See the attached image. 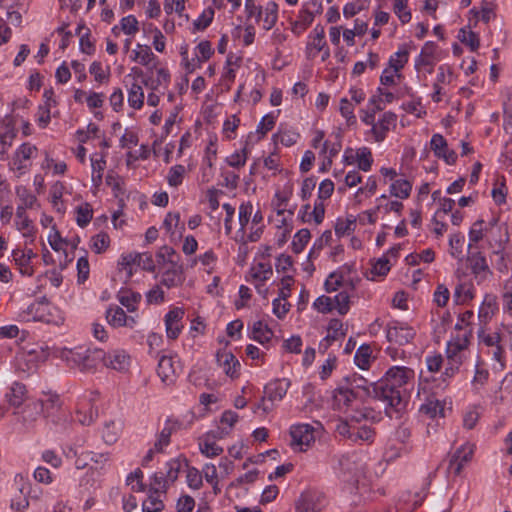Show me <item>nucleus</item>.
<instances>
[{
	"mask_svg": "<svg viewBox=\"0 0 512 512\" xmlns=\"http://www.w3.org/2000/svg\"><path fill=\"white\" fill-rule=\"evenodd\" d=\"M414 377V371L407 367L394 366L385 374V377L373 384V391L379 401L386 404V414L390 415L389 409L396 412L401 411L405 404L403 401L402 389L410 379Z\"/></svg>",
	"mask_w": 512,
	"mask_h": 512,
	"instance_id": "1",
	"label": "nucleus"
},
{
	"mask_svg": "<svg viewBox=\"0 0 512 512\" xmlns=\"http://www.w3.org/2000/svg\"><path fill=\"white\" fill-rule=\"evenodd\" d=\"M63 358L69 365L76 366L80 371L88 372L105 360V352L101 349L83 351L81 348H75L63 352Z\"/></svg>",
	"mask_w": 512,
	"mask_h": 512,
	"instance_id": "2",
	"label": "nucleus"
},
{
	"mask_svg": "<svg viewBox=\"0 0 512 512\" xmlns=\"http://www.w3.org/2000/svg\"><path fill=\"white\" fill-rule=\"evenodd\" d=\"M345 385H342L336 389L338 393H350L353 398L360 397V391L364 393L366 397H371L378 400V397L373 391V384L376 382H369L363 376L353 373L344 378Z\"/></svg>",
	"mask_w": 512,
	"mask_h": 512,
	"instance_id": "3",
	"label": "nucleus"
},
{
	"mask_svg": "<svg viewBox=\"0 0 512 512\" xmlns=\"http://www.w3.org/2000/svg\"><path fill=\"white\" fill-rule=\"evenodd\" d=\"M123 269L128 270V277L132 276L131 266L136 264L145 271L154 272L155 263L151 254L148 253H130L123 255L119 263Z\"/></svg>",
	"mask_w": 512,
	"mask_h": 512,
	"instance_id": "4",
	"label": "nucleus"
},
{
	"mask_svg": "<svg viewBox=\"0 0 512 512\" xmlns=\"http://www.w3.org/2000/svg\"><path fill=\"white\" fill-rule=\"evenodd\" d=\"M416 335L412 327L405 325L389 326L387 329V340L395 345L403 346L410 343Z\"/></svg>",
	"mask_w": 512,
	"mask_h": 512,
	"instance_id": "5",
	"label": "nucleus"
},
{
	"mask_svg": "<svg viewBox=\"0 0 512 512\" xmlns=\"http://www.w3.org/2000/svg\"><path fill=\"white\" fill-rule=\"evenodd\" d=\"M183 316H184V310L179 307H176V308L170 310L166 314L165 326H166L167 337L169 339L174 340L179 336V334L183 328V325L180 323Z\"/></svg>",
	"mask_w": 512,
	"mask_h": 512,
	"instance_id": "6",
	"label": "nucleus"
},
{
	"mask_svg": "<svg viewBox=\"0 0 512 512\" xmlns=\"http://www.w3.org/2000/svg\"><path fill=\"white\" fill-rule=\"evenodd\" d=\"M314 429L309 424H297L290 428V436L292 438L291 445L297 446H309L311 442H314Z\"/></svg>",
	"mask_w": 512,
	"mask_h": 512,
	"instance_id": "7",
	"label": "nucleus"
},
{
	"mask_svg": "<svg viewBox=\"0 0 512 512\" xmlns=\"http://www.w3.org/2000/svg\"><path fill=\"white\" fill-rule=\"evenodd\" d=\"M216 360L220 367L223 368L226 375L231 378L238 377V368L240 367L239 361L236 357L228 351H218L216 354Z\"/></svg>",
	"mask_w": 512,
	"mask_h": 512,
	"instance_id": "8",
	"label": "nucleus"
},
{
	"mask_svg": "<svg viewBox=\"0 0 512 512\" xmlns=\"http://www.w3.org/2000/svg\"><path fill=\"white\" fill-rule=\"evenodd\" d=\"M14 490L16 495L11 499V507L20 511L28 507L29 501L26 497V483L21 475H17L14 479Z\"/></svg>",
	"mask_w": 512,
	"mask_h": 512,
	"instance_id": "9",
	"label": "nucleus"
},
{
	"mask_svg": "<svg viewBox=\"0 0 512 512\" xmlns=\"http://www.w3.org/2000/svg\"><path fill=\"white\" fill-rule=\"evenodd\" d=\"M185 280L184 269L181 264L171 266L163 273L161 284L167 288L181 286Z\"/></svg>",
	"mask_w": 512,
	"mask_h": 512,
	"instance_id": "10",
	"label": "nucleus"
},
{
	"mask_svg": "<svg viewBox=\"0 0 512 512\" xmlns=\"http://www.w3.org/2000/svg\"><path fill=\"white\" fill-rule=\"evenodd\" d=\"M473 455V448L470 446H461L452 455L449 468H454V474L459 475L465 463L469 462Z\"/></svg>",
	"mask_w": 512,
	"mask_h": 512,
	"instance_id": "11",
	"label": "nucleus"
},
{
	"mask_svg": "<svg viewBox=\"0 0 512 512\" xmlns=\"http://www.w3.org/2000/svg\"><path fill=\"white\" fill-rule=\"evenodd\" d=\"M5 397L10 406L18 408L27 398V388L23 383L14 382Z\"/></svg>",
	"mask_w": 512,
	"mask_h": 512,
	"instance_id": "12",
	"label": "nucleus"
},
{
	"mask_svg": "<svg viewBox=\"0 0 512 512\" xmlns=\"http://www.w3.org/2000/svg\"><path fill=\"white\" fill-rule=\"evenodd\" d=\"M397 116L393 112H386L383 114L381 120L372 127L376 141H382L385 138L386 132L390 130V126L395 124Z\"/></svg>",
	"mask_w": 512,
	"mask_h": 512,
	"instance_id": "13",
	"label": "nucleus"
},
{
	"mask_svg": "<svg viewBox=\"0 0 512 512\" xmlns=\"http://www.w3.org/2000/svg\"><path fill=\"white\" fill-rule=\"evenodd\" d=\"M467 262L471 268L472 273L475 276L480 275L483 272L492 274L485 256L481 252L471 253L467 257Z\"/></svg>",
	"mask_w": 512,
	"mask_h": 512,
	"instance_id": "14",
	"label": "nucleus"
},
{
	"mask_svg": "<svg viewBox=\"0 0 512 512\" xmlns=\"http://www.w3.org/2000/svg\"><path fill=\"white\" fill-rule=\"evenodd\" d=\"M103 363L106 367L123 371L129 366V356H127L123 351H115L113 354H105V360Z\"/></svg>",
	"mask_w": 512,
	"mask_h": 512,
	"instance_id": "15",
	"label": "nucleus"
},
{
	"mask_svg": "<svg viewBox=\"0 0 512 512\" xmlns=\"http://www.w3.org/2000/svg\"><path fill=\"white\" fill-rule=\"evenodd\" d=\"M44 414V403L42 400L32 401L25 405L22 411L24 422L32 423Z\"/></svg>",
	"mask_w": 512,
	"mask_h": 512,
	"instance_id": "16",
	"label": "nucleus"
},
{
	"mask_svg": "<svg viewBox=\"0 0 512 512\" xmlns=\"http://www.w3.org/2000/svg\"><path fill=\"white\" fill-rule=\"evenodd\" d=\"M149 496L142 504L143 512H160L164 509L162 500L159 499V488L150 487Z\"/></svg>",
	"mask_w": 512,
	"mask_h": 512,
	"instance_id": "17",
	"label": "nucleus"
},
{
	"mask_svg": "<svg viewBox=\"0 0 512 512\" xmlns=\"http://www.w3.org/2000/svg\"><path fill=\"white\" fill-rule=\"evenodd\" d=\"M106 319L108 323L113 327L131 325L128 322V316L126 315L125 311L119 306L109 308L106 312Z\"/></svg>",
	"mask_w": 512,
	"mask_h": 512,
	"instance_id": "18",
	"label": "nucleus"
},
{
	"mask_svg": "<svg viewBox=\"0 0 512 512\" xmlns=\"http://www.w3.org/2000/svg\"><path fill=\"white\" fill-rule=\"evenodd\" d=\"M156 261L159 265L169 264L170 267L175 266L179 264V255L172 247L165 245L156 253Z\"/></svg>",
	"mask_w": 512,
	"mask_h": 512,
	"instance_id": "19",
	"label": "nucleus"
},
{
	"mask_svg": "<svg viewBox=\"0 0 512 512\" xmlns=\"http://www.w3.org/2000/svg\"><path fill=\"white\" fill-rule=\"evenodd\" d=\"M157 373L163 382L172 381L175 370L171 357L164 355L160 358Z\"/></svg>",
	"mask_w": 512,
	"mask_h": 512,
	"instance_id": "20",
	"label": "nucleus"
},
{
	"mask_svg": "<svg viewBox=\"0 0 512 512\" xmlns=\"http://www.w3.org/2000/svg\"><path fill=\"white\" fill-rule=\"evenodd\" d=\"M212 433H207L200 441L199 448L202 454L207 457H216L223 452V448L218 446L212 439Z\"/></svg>",
	"mask_w": 512,
	"mask_h": 512,
	"instance_id": "21",
	"label": "nucleus"
},
{
	"mask_svg": "<svg viewBox=\"0 0 512 512\" xmlns=\"http://www.w3.org/2000/svg\"><path fill=\"white\" fill-rule=\"evenodd\" d=\"M16 226L18 230H26L23 233L24 237H30L33 235V227L31 226L32 221L26 215V209L23 206H18L16 209Z\"/></svg>",
	"mask_w": 512,
	"mask_h": 512,
	"instance_id": "22",
	"label": "nucleus"
},
{
	"mask_svg": "<svg viewBox=\"0 0 512 512\" xmlns=\"http://www.w3.org/2000/svg\"><path fill=\"white\" fill-rule=\"evenodd\" d=\"M252 334L253 339L261 344L268 342L273 336L272 330L268 327L267 324H264L262 321H257L254 323Z\"/></svg>",
	"mask_w": 512,
	"mask_h": 512,
	"instance_id": "23",
	"label": "nucleus"
},
{
	"mask_svg": "<svg viewBox=\"0 0 512 512\" xmlns=\"http://www.w3.org/2000/svg\"><path fill=\"white\" fill-rule=\"evenodd\" d=\"M343 323L339 319H331L328 325V334L325 337L327 344L324 346L325 349L329 347L332 341L345 336V332H342Z\"/></svg>",
	"mask_w": 512,
	"mask_h": 512,
	"instance_id": "24",
	"label": "nucleus"
},
{
	"mask_svg": "<svg viewBox=\"0 0 512 512\" xmlns=\"http://www.w3.org/2000/svg\"><path fill=\"white\" fill-rule=\"evenodd\" d=\"M411 190V183L405 179L396 180L390 187L391 195L402 199L408 198Z\"/></svg>",
	"mask_w": 512,
	"mask_h": 512,
	"instance_id": "25",
	"label": "nucleus"
},
{
	"mask_svg": "<svg viewBox=\"0 0 512 512\" xmlns=\"http://www.w3.org/2000/svg\"><path fill=\"white\" fill-rule=\"evenodd\" d=\"M128 103L134 109H140L144 103V92L138 83H133L128 93Z\"/></svg>",
	"mask_w": 512,
	"mask_h": 512,
	"instance_id": "26",
	"label": "nucleus"
},
{
	"mask_svg": "<svg viewBox=\"0 0 512 512\" xmlns=\"http://www.w3.org/2000/svg\"><path fill=\"white\" fill-rule=\"evenodd\" d=\"M177 429V423H172L162 429L160 432L158 440L154 444V448L156 452H162L165 446H168L170 443V437L174 431Z\"/></svg>",
	"mask_w": 512,
	"mask_h": 512,
	"instance_id": "27",
	"label": "nucleus"
},
{
	"mask_svg": "<svg viewBox=\"0 0 512 512\" xmlns=\"http://www.w3.org/2000/svg\"><path fill=\"white\" fill-rule=\"evenodd\" d=\"M458 39L461 43L469 46L471 51H476L479 48L480 41L478 35L471 30L467 31L466 28H461L459 30Z\"/></svg>",
	"mask_w": 512,
	"mask_h": 512,
	"instance_id": "28",
	"label": "nucleus"
},
{
	"mask_svg": "<svg viewBox=\"0 0 512 512\" xmlns=\"http://www.w3.org/2000/svg\"><path fill=\"white\" fill-rule=\"evenodd\" d=\"M310 238H311V233L308 229L303 228V229L299 230L295 234L293 242H292L293 252L296 254H299L300 252H302L304 247L310 240Z\"/></svg>",
	"mask_w": 512,
	"mask_h": 512,
	"instance_id": "29",
	"label": "nucleus"
},
{
	"mask_svg": "<svg viewBox=\"0 0 512 512\" xmlns=\"http://www.w3.org/2000/svg\"><path fill=\"white\" fill-rule=\"evenodd\" d=\"M314 20V14L308 10L300 12L299 19L293 24V32L300 34L304 31Z\"/></svg>",
	"mask_w": 512,
	"mask_h": 512,
	"instance_id": "30",
	"label": "nucleus"
},
{
	"mask_svg": "<svg viewBox=\"0 0 512 512\" xmlns=\"http://www.w3.org/2000/svg\"><path fill=\"white\" fill-rule=\"evenodd\" d=\"M76 222L80 227H85L93 217V210L89 203H85L76 208Z\"/></svg>",
	"mask_w": 512,
	"mask_h": 512,
	"instance_id": "31",
	"label": "nucleus"
},
{
	"mask_svg": "<svg viewBox=\"0 0 512 512\" xmlns=\"http://www.w3.org/2000/svg\"><path fill=\"white\" fill-rule=\"evenodd\" d=\"M278 6L275 2H269L265 7V17L263 19V27L270 30L277 21Z\"/></svg>",
	"mask_w": 512,
	"mask_h": 512,
	"instance_id": "32",
	"label": "nucleus"
},
{
	"mask_svg": "<svg viewBox=\"0 0 512 512\" xmlns=\"http://www.w3.org/2000/svg\"><path fill=\"white\" fill-rule=\"evenodd\" d=\"M350 419L357 423L363 420L376 421L378 419L377 414L373 408L364 407L362 409H355L350 415Z\"/></svg>",
	"mask_w": 512,
	"mask_h": 512,
	"instance_id": "33",
	"label": "nucleus"
},
{
	"mask_svg": "<svg viewBox=\"0 0 512 512\" xmlns=\"http://www.w3.org/2000/svg\"><path fill=\"white\" fill-rule=\"evenodd\" d=\"M356 158L358 160V167L362 171H369L372 166V153L369 148L363 147L357 151Z\"/></svg>",
	"mask_w": 512,
	"mask_h": 512,
	"instance_id": "34",
	"label": "nucleus"
},
{
	"mask_svg": "<svg viewBox=\"0 0 512 512\" xmlns=\"http://www.w3.org/2000/svg\"><path fill=\"white\" fill-rule=\"evenodd\" d=\"M214 10L209 7L203 11V13L193 22L194 29L203 31L205 30L213 21Z\"/></svg>",
	"mask_w": 512,
	"mask_h": 512,
	"instance_id": "35",
	"label": "nucleus"
},
{
	"mask_svg": "<svg viewBox=\"0 0 512 512\" xmlns=\"http://www.w3.org/2000/svg\"><path fill=\"white\" fill-rule=\"evenodd\" d=\"M371 349L368 345H362L355 354V361L359 368L365 370L369 365Z\"/></svg>",
	"mask_w": 512,
	"mask_h": 512,
	"instance_id": "36",
	"label": "nucleus"
},
{
	"mask_svg": "<svg viewBox=\"0 0 512 512\" xmlns=\"http://www.w3.org/2000/svg\"><path fill=\"white\" fill-rule=\"evenodd\" d=\"M430 147L436 157H441V154L448 149L447 141L441 134H434L432 136Z\"/></svg>",
	"mask_w": 512,
	"mask_h": 512,
	"instance_id": "37",
	"label": "nucleus"
},
{
	"mask_svg": "<svg viewBox=\"0 0 512 512\" xmlns=\"http://www.w3.org/2000/svg\"><path fill=\"white\" fill-rule=\"evenodd\" d=\"M90 274V265L86 256L80 257L77 261V281L79 284L84 283Z\"/></svg>",
	"mask_w": 512,
	"mask_h": 512,
	"instance_id": "38",
	"label": "nucleus"
},
{
	"mask_svg": "<svg viewBox=\"0 0 512 512\" xmlns=\"http://www.w3.org/2000/svg\"><path fill=\"white\" fill-rule=\"evenodd\" d=\"M110 245V237L105 232H100L93 237V250L97 254L104 252Z\"/></svg>",
	"mask_w": 512,
	"mask_h": 512,
	"instance_id": "39",
	"label": "nucleus"
},
{
	"mask_svg": "<svg viewBox=\"0 0 512 512\" xmlns=\"http://www.w3.org/2000/svg\"><path fill=\"white\" fill-rule=\"evenodd\" d=\"M408 0H395L394 12L399 17L402 23H408L411 20V12L407 8Z\"/></svg>",
	"mask_w": 512,
	"mask_h": 512,
	"instance_id": "40",
	"label": "nucleus"
},
{
	"mask_svg": "<svg viewBox=\"0 0 512 512\" xmlns=\"http://www.w3.org/2000/svg\"><path fill=\"white\" fill-rule=\"evenodd\" d=\"M140 50H134V60H139L142 65L147 66L150 61L154 58V54L151 51L149 46H142L138 44L137 46Z\"/></svg>",
	"mask_w": 512,
	"mask_h": 512,
	"instance_id": "41",
	"label": "nucleus"
},
{
	"mask_svg": "<svg viewBox=\"0 0 512 512\" xmlns=\"http://www.w3.org/2000/svg\"><path fill=\"white\" fill-rule=\"evenodd\" d=\"M297 512H316L314 499L311 495L302 494L296 504Z\"/></svg>",
	"mask_w": 512,
	"mask_h": 512,
	"instance_id": "42",
	"label": "nucleus"
},
{
	"mask_svg": "<svg viewBox=\"0 0 512 512\" xmlns=\"http://www.w3.org/2000/svg\"><path fill=\"white\" fill-rule=\"evenodd\" d=\"M121 28L125 34L133 35L139 30L138 20L133 15L126 16L121 20Z\"/></svg>",
	"mask_w": 512,
	"mask_h": 512,
	"instance_id": "43",
	"label": "nucleus"
},
{
	"mask_svg": "<svg viewBox=\"0 0 512 512\" xmlns=\"http://www.w3.org/2000/svg\"><path fill=\"white\" fill-rule=\"evenodd\" d=\"M187 484L192 489H199L202 486V475L194 467H189L187 470Z\"/></svg>",
	"mask_w": 512,
	"mask_h": 512,
	"instance_id": "44",
	"label": "nucleus"
},
{
	"mask_svg": "<svg viewBox=\"0 0 512 512\" xmlns=\"http://www.w3.org/2000/svg\"><path fill=\"white\" fill-rule=\"evenodd\" d=\"M170 80V74L168 70L164 68H160L157 70V79L155 81H151V84H149V79H144L143 84L147 87H150L152 90L157 89L159 85H161L163 82L167 83Z\"/></svg>",
	"mask_w": 512,
	"mask_h": 512,
	"instance_id": "45",
	"label": "nucleus"
},
{
	"mask_svg": "<svg viewBox=\"0 0 512 512\" xmlns=\"http://www.w3.org/2000/svg\"><path fill=\"white\" fill-rule=\"evenodd\" d=\"M443 406H441L438 400H428L427 403L422 404L420 411L430 417H435L437 412H443Z\"/></svg>",
	"mask_w": 512,
	"mask_h": 512,
	"instance_id": "46",
	"label": "nucleus"
},
{
	"mask_svg": "<svg viewBox=\"0 0 512 512\" xmlns=\"http://www.w3.org/2000/svg\"><path fill=\"white\" fill-rule=\"evenodd\" d=\"M44 403V417H48L54 411L60 409L61 402L58 395H50L46 400H42Z\"/></svg>",
	"mask_w": 512,
	"mask_h": 512,
	"instance_id": "47",
	"label": "nucleus"
},
{
	"mask_svg": "<svg viewBox=\"0 0 512 512\" xmlns=\"http://www.w3.org/2000/svg\"><path fill=\"white\" fill-rule=\"evenodd\" d=\"M397 58L391 57L389 60V66L394 69L395 72H398L400 69L404 67V65L408 61V51H398L396 53Z\"/></svg>",
	"mask_w": 512,
	"mask_h": 512,
	"instance_id": "48",
	"label": "nucleus"
},
{
	"mask_svg": "<svg viewBox=\"0 0 512 512\" xmlns=\"http://www.w3.org/2000/svg\"><path fill=\"white\" fill-rule=\"evenodd\" d=\"M275 120L271 114L265 115L257 127V133L260 134L259 139H261L267 132L271 131L274 128Z\"/></svg>",
	"mask_w": 512,
	"mask_h": 512,
	"instance_id": "49",
	"label": "nucleus"
},
{
	"mask_svg": "<svg viewBox=\"0 0 512 512\" xmlns=\"http://www.w3.org/2000/svg\"><path fill=\"white\" fill-rule=\"evenodd\" d=\"M314 307L321 313H329L334 308L333 300L328 296L322 295L315 300Z\"/></svg>",
	"mask_w": 512,
	"mask_h": 512,
	"instance_id": "50",
	"label": "nucleus"
},
{
	"mask_svg": "<svg viewBox=\"0 0 512 512\" xmlns=\"http://www.w3.org/2000/svg\"><path fill=\"white\" fill-rule=\"evenodd\" d=\"M185 172V168L182 165L173 166L170 169L168 182L171 186H178L182 182L183 174Z\"/></svg>",
	"mask_w": 512,
	"mask_h": 512,
	"instance_id": "51",
	"label": "nucleus"
},
{
	"mask_svg": "<svg viewBox=\"0 0 512 512\" xmlns=\"http://www.w3.org/2000/svg\"><path fill=\"white\" fill-rule=\"evenodd\" d=\"M168 470L166 472V477L169 483H174L178 479V475L181 469V463L178 459H172L167 463Z\"/></svg>",
	"mask_w": 512,
	"mask_h": 512,
	"instance_id": "52",
	"label": "nucleus"
},
{
	"mask_svg": "<svg viewBox=\"0 0 512 512\" xmlns=\"http://www.w3.org/2000/svg\"><path fill=\"white\" fill-rule=\"evenodd\" d=\"M474 297L472 291L470 289L465 290L464 284H458L455 288L454 298L457 303H464L466 301L472 300Z\"/></svg>",
	"mask_w": 512,
	"mask_h": 512,
	"instance_id": "53",
	"label": "nucleus"
},
{
	"mask_svg": "<svg viewBox=\"0 0 512 512\" xmlns=\"http://www.w3.org/2000/svg\"><path fill=\"white\" fill-rule=\"evenodd\" d=\"M15 137L16 131L13 128H8L6 132L0 133V144L2 146L0 154L2 156L6 154V146H11Z\"/></svg>",
	"mask_w": 512,
	"mask_h": 512,
	"instance_id": "54",
	"label": "nucleus"
},
{
	"mask_svg": "<svg viewBox=\"0 0 512 512\" xmlns=\"http://www.w3.org/2000/svg\"><path fill=\"white\" fill-rule=\"evenodd\" d=\"M350 297L346 292H340L334 298L337 310L341 315H344L349 310Z\"/></svg>",
	"mask_w": 512,
	"mask_h": 512,
	"instance_id": "55",
	"label": "nucleus"
},
{
	"mask_svg": "<svg viewBox=\"0 0 512 512\" xmlns=\"http://www.w3.org/2000/svg\"><path fill=\"white\" fill-rule=\"evenodd\" d=\"M141 295L139 293H131L130 295H122L119 297V302L125 306L128 311L133 312L136 310L135 303L139 302Z\"/></svg>",
	"mask_w": 512,
	"mask_h": 512,
	"instance_id": "56",
	"label": "nucleus"
},
{
	"mask_svg": "<svg viewBox=\"0 0 512 512\" xmlns=\"http://www.w3.org/2000/svg\"><path fill=\"white\" fill-rule=\"evenodd\" d=\"M195 507L194 499L189 495L181 496L177 501V512H192Z\"/></svg>",
	"mask_w": 512,
	"mask_h": 512,
	"instance_id": "57",
	"label": "nucleus"
},
{
	"mask_svg": "<svg viewBox=\"0 0 512 512\" xmlns=\"http://www.w3.org/2000/svg\"><path fill=\"white\" fill-rule=\"evenodd\" d=\"M373 436H374V431L371 428H369L367 426H362V427L358 428L357 431H353L351 441H353V442H357L358 440L369 441L372 439Z\"/></svg>",
	"mask_w": 512,
	"mask_h": 512,
	"instance_id": "58",
	"label": "nucleus"
},
{
	"mask_svg": "<svg viewBox=\"0 0 512 512\" xmlns=\"http://www.w3.org/2000/svg\"><path fill=\"white\" fill-rule=\"evenodd\" d=\"M449 290L443 284L438 285L437 290L434 293V301L438 306L444 307L449 300Z\"/></svg>",
	"mask_w": 512,
	"mask_h": 512,
	"instance_id": "59",
	"label": "nucleus"
},
{
	"mask_svg": "<svg viewBox=\"0 0 512 512\" xmlns=\"http://www.w3.org/2000/svg\"><path fill=\"white\" fill-rule=\"evenodd\" d=\"M89 37L90 30L86 29V32L80 37V49L83 53L91 55L94 53L95 47Z\"/></svg>",
	"mask_w": 512,
	"mask_h": 512,
	"instance_id": "60",
	"label": "nucleus"
},
{
	"mask_svg": "<svg viewBox=\"0 0 512 512\" xmlns=\"http://www.w3.org/2000/svg\"><path fill=\"white\" fill-rule=\"evenodd\" d=\"M484 221L483 220H477L472 228L469 231V238L471 242L477 243L484 237V232L482 229Z\"/></svg>",
	"mask_w": 512,
	"mask_h": 512,
	"instance_id": "61",
	"label": "nucleus"
},
{
	"mask_svg": "<svg viewBox=\"0 0 512 512\" xmlns=\"http://www.w3.org/2000/svg\"><path fill=\"white\" fill-rule=\"evenodd\" d=\"M334 191V184L331 180L326 179L320 183L318 197L321 200H325L331 197Z\"/></svg>",
	"mask_w": 512,
	"mask_h": 512,
	"instance_id": "62",
	"label": "nucleus"
},
{
	"mask_svg": "<svg viewBox=\"0 0 512 512\" xmlns=\"http://www.w3.org/2000/svg\"><path fill=\"white\" fill-rule=\"evenodd\" d=\"M168 479L163 473H154L150 487L159 488V492H166L168 487Z\"/></svg>",
	"mask_w": 512,
	"mask_h": 512,
	"instance_id": "63",
	"label": "nucleus"
},
{
	"mask_svg": "<svg viewBox=\"0 0 512 512\" xmlns=\"http://www.w3.org/2000/svg\"><path fill=\"white\" fill-rule=\"evenodd\" d=\"M389 270V260L384 256L377 260V262L373 266L372 272L379 276H384L389 272Z\"/></svg>",
	"mask_w": 512,
	"mask_h": 512,
	"instance_id": "64",
	"label": "nucleus"
}]
</instances>
